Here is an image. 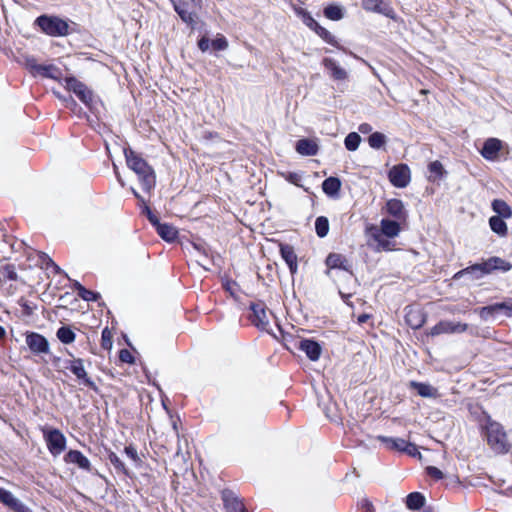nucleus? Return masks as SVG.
Masks as SVG:
<instances>
[{
	"mask_svg": "<svg viewBox=\"0 0 512 512\" xmlns=\"http://www.w3.org/2000/svg\"><path fill=\"white\" fill-rule=\"evenodd\" d=\"M13 512H32L31 508L26 506L23 502H21L18 498L12 503L9 507Z\"/></svg>",
	"mask_w": 512,
	"mask_h": 512,
	"instance_id": "nucleus-51",
	"label": "nucleus"
},
{
	"mask_svg": "<svg viewBox=\"0 0 512 512\" xmlns=\"http://www.w3.org/2000/svg\"><path fill=\"white\" fill-rule=\"evenodd\" d=\"M35 65H38L36 60L34 58H28L27 59V66L34 72V67Z\"/></svg>",
	"mask_w": 512,
	"mask_h": 512,
	"instance_id": "nucleus-64",
	"label": "nucleus"
},
{
	"mask_svg": "<svg viewBox=\"0 0 512 512\" xmlns=\"http://www.w3.org/2000/svg\"><path fill=\"white\" fill-rule=\"evenodd\" d=\"M41 258H43V260L46 261V269H49L51 267L57 274L64 273L62 269L57 264H55L54 261L51 258H49L45 253H43V256H41Z\"/></svg>",
	"mask_w": 512,
	"mask_h": 512,
	"instance_id": "nucleus-55",
	"label": "nucleus"
},
{
	"mask_svg": "<svg viewBox=\"0 0 512 512\" xmlns=\"http://www.w3.org/2000/svg\"><path fill=\"white\" fill-rule=\"evenodd\" d=\"M295 149L300 155L315 156L319 151V146L314 140L303 138L296 142Z\"/></svg>",
	"mask_w": 512,
	"mask_h": 512,
	"instance_id": "nucleus-20",
	"label": "nucleus"
},
{
	"mask_svg": "<svg viewBox=\"0 0 512 512\" xmlns=\"http://www.w3.org/2000/svg\"><path fill=\"white\" fill-rule=\"evenodd\" d=\"M498 313H503L507 317H512V298L499 303H494Z\"/></svg>",
	"mask_w": 512,
	"mask_h": 512,
	"instance_id": "nucleus-42",
	"label": "nucleus"
},
{
	"mask_svg": "<svg viewBox=\"0 0 512 512\" xmlns=\"http://www.w3.org/2000/svg\"><path fill=\"white\" fill-rule=\"evenodd\" d=\"M249 309L252 311L250 320L252 324L260 330L267 331L269 327L268 313H272L267 310V307L263 301L251 302Z\"/></svg>",
	"mask_w": 512,
	"mask_h": 512,
	"instance_id": "nucleus-10",
	"label": "nucleus"
},
{
	"mask_svg": "<svg viewBox=\"0 0 512 512\" xmlns=\"http://www.w3.org/2000/svg\"><path fill=\"white\" fill-rule=\"evenodd\" d=\"M66 87L69 91H72L80 101H82L87 107L92 109L94 102L93 91L90 90L83 82L79 81L75 77H67L65 79Z\"/></svg>",
	"mask_w": 512,
	"mask_h": 512,
	"instance_id": "nucleus-7",
	"label": "nucleus"
},
{
	"mask_svg": "<svg viewBox=\"0 0 512 512\" xmlns=\"http://www.w3.org/2000/svg\"><path fill=\"white\" fill-rule=\"evenodd\" d=\"M325 264L329 269H341L346 272H352V264L350 261L339 253H330L326 257Z\"/></svg>",
	"mask_w": 512,
	"mask_h": 512,
	"instance_id": "nucleus-17",
	"label": "nucleus"
},
{
	"mask_svg": "<svg viewBox=\"0 0 512 512\" xmlns=\"http://www.w3.org/2000/svg\"><path fill=\"white\" fill-rule=\"evenodd\" d=\"M403 452H405L406 454H408L410 456H413V457L416 456V455L421 456L420 452L418 451L417 446L415 444L411 443V442H408V441H407V446L405 447Z\"/></svg>",
	"mask_w": 512,
	"mask_h": 512,
	"instance_id": "nucleus-56",
	"label": "nucleus"
},
{
	"mask_svg": "<svg viewBox=\"0 0 512 512\" xmlns=\"http://www.w3.org/2000/svg\"><path fill=\"white\" fill-rule=\"evenodd\" d=\"M194 249H196L203 257L210 259L211 249L202 243H193Z\"/></svg>",
	"mask_w": 512,
	"mask_h": 512,
	"instance_id": "nucleus-53",
	"label": "nucleus"
},
{
	"mask_svg": "<svg viewBox=\"0 0 512 512\" xmlns=\"http://www.w3.org/2000/svg\"><path fill=\"white\" fill-rule=\"evenodd\" d=\"M360 506L366 512H373L374 510L372 502L369 501L368 499H362L360 502Z\"/></svg>",
	"mask_w": 512,
	"mask_h": 512,
	"instance_id": "nucleus-59",
	"label": "nucleus"
},
{
	"mask_svg": "<svg viewBox=\"0 0 512 512\" xmlns=\"http://www.w3.org/2000/svg\"><path fill=\"white\" fill-rule=\"evenodd\" d=\"M56 336L59 339V341L63 344H70L75 341L76 334L75 332L70 328V326H61L57 332Z\"/></svg>",
	"mask_w": 512,
	"mask_h": 512,
	"instance_id": "nucleus-35",
	"label": "nucleus"
},
{
	"mask_svg": "<svg viewBox=\"0 0 512 512\" xmlns=\"http://www.w3.org/2000/svg\"><path fill=\"white\" fill-rule=\"evenodd\" d=\"M358 129L361 133L366 134L372 131V126L368 123H362L359 125Z\"/></svg>",
	"mask_w": 512,
	"mask_h": 512,
	"instance_id": "nucleus-61",
	"label": "nucleus"
},
{
	"mask_svg": "<svg viewBox=\"0 0 512 512\" xmlns=\"http://www.w3.org/2000/svg\"><path fill=\"white\" fill-rule=\"evenodd\" d=\"M467 329L468 324L466 323H454L451 321L442 320L433 326L427 334L434 337L445 333H463Z\"/></svg>",
	"mask_w": 512,
	"mask_h": 512,
	"instance_id": "nucleus-12",
	"label": "nucleus"
},
{
	"mask_svg": "<svg viewBox=\"0 0 512 512\" xmlns=\"http://www.w3.org/2000/svg\"><path fill=\"white\" fill-rule=\"evenodd\" d=\"M21 306L23 308L24 315H26V316L33 315L35 306L34 307L31 306L28 302H24L23 304H21Z\"/></svg>",
	"mask_w": 512,
	"mask_h": 512,
	"instance_id": "nucleus-60",
	"label": "nucleus"
},
{
	"mask_svg": "<svg viewBox=\"0 0 512 512\" xmlns=\"http://www.w3.org/2000/svg\"><path fill=\"white\" fill-rule=\"evenodd\" d=\"M361 142V137L356 132L349 133L344 140V144L347 150L355 151L358 149L359 144Z\"/></svg>",
	"mask_w": 512,
	"mask_h": 512,
	"instance_id": "nucleus-40",
	"label": "nucleus"
},
{
	"mask_svg": "<svg viewBox=\"0 0 512 512\" xmlns=\"http://www.w3.org/2000/svg\"><path fill=\"white\" fill-rule=\"evenodd\" d=\"M386 209L390 216L394 217L396 220H405L406 219V211L404 209L403 202L400 199H390L386 203Z\"/></svg>",
	"mask_w": 512,
	"mask_h": 512,
	"instance_id": "nucleus-22",
	"label": "nucleus"
},
{
	"mask_svg": "<svg viewBox=\"0 0 512 512\" xmlns=\"http://www.w3.org/2000/svg\"><path fill=\"white\" fill-rule=\"evenodd\" d=\"M64 461L66 463L75 464L80 469H83L87 472H91L92 470L89 459L79 450H69L64 456Z\"/></svg>",
	"mask_w": 512,
	"mask_h": 512,
	"instance_id": "nucleus-16",
	"label": "nucleus"
},
{
	"mask_svg": "<svg viewBox=\"0 0 512 512\" xmlns=\"http://www.w3.org/2000/svg\"><path fill=\"white\" fill-rule=\"evenodd\" d=\"M315 231L318 237L323 238L329 232V221L325 216H319L315 220Z\"/></svg>",
	"mask_w": 512,
	"mask_h": 512,
	"instance_id": "nucleus-38",
	"label": "nucleus"
},
{
	"mask_svg": "<svg viewBox=\"0 0 512 512\" xmlns=\"http://www.w3.org/2000/svg\"><path fill=\"white\" fill-rule=\"evenodd\" d=\"M43 434L48 450L53 456H58L65 450L66 438L59 429H44Z\"/></svg>",
	"mask_w": 512,
	"mask_h": 512,
	"instance_id": "nucleus-8",
	"label": "nucleus"
},
{
	"mask_svg": "<svg viewBox=\"0 0 512 512\" xmlns=\"http://www.w3.org/2000/svg\"><path fill=\"white\" fill-rule=\"evenodd\" d=\"M25 342L33 355L41 356L50 354L48 339L40 333L28 331L25 334Z\"/></svg>",
	"mask_w": 512,
	"mask_h": 512,
	"instance_id": "nucleus-9",
	"label": "nucleus"
},
{
	"mask_svg": "<svg viewBox=\"0 0 512 512\" xmlns=\"http://www.w3.org/2000/svg\"><path fill=\"white\" fill-rule=\"evenodd\" d=\"M405 321L412 329L416 330L426 322V314L419 309H409L405 314Z\"/></svg>",
	"mask_w": 512,
	"mask_h": 512,
	"instance_id": "nucleus-21",
	"label": "nucleus"
},
{
	"mask_svg": "<svg viewBox=\"0 0 512 512\" xmlns=\"http://www.w3.org/2000/svg\"><path fill=\"white\" fill-rule=\"evenodd\" d=\"M285 178L287 181L295 185H299V181L301 180V176L296 172H288Z\"/></svg>",
	"mask_w": 512,
	"mask_h": 512,
	"instance_id": "nucleus-58",
	"label": "nucleus"
},
{
	"mask_svg": "<svg viewBox=\"0 0 512 512\" xmlns=\"http://www.w3.org/2000/svg\"><path fill=\"white\" fill-rule=\"evenodd\" d=\"M206 262H213V256L211 253H210V259H206L205 257L202 256V260H197V263L201 267H203L205 270H209V268L206 266Z\"/></svg>",
	"mask_w": 512,
	"mask_h": 512,
	"instance_id": "nucleus-62",
	"label": "nucleus"
},
{
	"mask_svg": "<svg viewBox=\"0 0 512 512\" xmlns=\"http://www.w3.org/2000/svg\"><path fill=\"white\" fill-rule=\"evenodd\" d=\"M377 438L381 442L386 443L388 448L392 450L403 452V450L407 446V441L402 438H392L386 436H378Z\"/></svg>",
	"mask_w": 512,
	"mask_h": 512,
	"instance_id": "nucleus-33",
	"label": "nucleus"
},
{
	"mask_svg": "<svg viewBox=\"0 0 512 512\" xmlns=\"http://www.w3.org/2000/svg\"><path fill=\"white\" fill-rule=\"evenodd\" d=\"M298 348L303 351L311 361L319 360L322 353L321 345L312 339H302L299 342Z\"/></svg>",
	"mask_w": 512,
	"mask_h": 512,
	"instance_id": "nucleus-15",
	"label": "nucleus"
},
{
	"mask_svg": "<svg viewBox=\"0 0 512 512\" xmlns=\"http://www.w3.org/2000/svg\"><path fill=\"white\" fill-rule=\"evenodd\" d=\"M34 26L51 37H63L74 32L69 23L55 15L42 14L34 21Z\"/></svg>",
	"mask_w": 512,
	"mask_h": 512,
	"instance_id": "nucleus-2",
	"label": "nucleus"
},
{
	"mask_svg": "<svg viewBox=\"0 0 512 512\" xmlns=\"http://www.w3.org/2000/svg\"><path fill=\"white\" fill-rule=\"evenodd\" d=\"M428 170L430 172V175L428 177L430 181L440 179L446 173L442 163L438 160L430 162L428 165Z\"/></svg>",
	"mask_w": 512,
	"mask_h": 512,
	"instance_id": "nucleus-37",
	"label": "nucleus"
},
{
	"mask_svg": "<svg viewBox=\"0 0 512 512\" xmlns=\"http://www.w3.org/2000/svg\"><path fill=\"white\" fill-rule=\"evenodd\" d=\"M323 66L330 72L334 80L341 81L347 78V72L340 67L337 62L332 58H324Z\"/></svg>",
	"mask_w": 512,
	"mask_h": 512,
	"instance_id": "nucleus-25",
	"label": "nucleus"
},
{
	"mask_svg": "<svg viewBox=\"0 0 512 512\" xmlns=\"http://www.w3.org/2000/svg\"><path fill=\"white\" fill-rule=\"evenodd\" d=\"M373 237L377 242V248H376L377 251L391 250V247H390L391 242L389 240L382 238L381 235H379V234H374Z\"/></svg>",
	"mask_w": 512,
	"mask_h": 512,
	"instance_id": "nucleus-47",
	"label": "nucleus"
},
{
	"mask_svg": "<svg viewBox=\"0 0 512 512\" xmlns=\"http://www.w3.org/2000/svg\"><path fill=\"white\" fill-rule=\"evenodd\" d=\"M124 156L127 166L137 174L142 189L150 192L156 185L155 171L147 161L131 148L124 149Z\"/></svg>",
	"mask_w": 512,
	"mask_h": 512,
	"instance_id": "nucleus-1",
	"label": "nucleus"
},
{
	"mask_svg": "<svg viewBox=\"0 0 512 512\" xmlns=\"http://www.w3.org/2000/svg\"><path fill=\"white\" fill-rule=\"evenodd\" d=\"M387 142L386 136L381 132H373L368 138L369 146L373 149H380L384 147Z\"/></svg>",
	"mask_w": 512,
	"mask_h": 512,
	"instance_id": "nucleus-39",
	"label": "nucleus"
},
{
	"mask_svg": "<svg viewBox=\"0 0 512 512\" xmlns=\"http://www.w3.org/2000/svg\"><path fill=\"white\" fill-rule=\"evenodd\" d=\"M425 505V497L420 492H412L406 497V506L408 509L417 511Z\"/></svg>",
	"mask_w": 512,
	"mask_h": 512,
	"instance_id": "nucleus-30",
	"label": "nucleus"
},
{
	"mask_svg": "<svg viewBox=\"0 0 512 512\" xmlns=\"http://www.w3.org/2000/svg\"><path fill=\"white\" fill-rule=\"evenodd\" d=\"M108 460L113 465L117 473H122L130 478L132 477V473L130 472V470L126 467L124 462L119 458V456L115 452L110 451L108 453Z\"/></svg>",
	"mask_w": 512,
	"mask_h": 512,
	"instance_id": "nucleus-31",
	"label": "nucleus"
},
{
	"mask_svg": "<svg viewBox=\"0 0 512 512\" xmlns=\"http://www.w3.org/2000/svg\"><path fill=\"white\" fill-rule=\"evenodd\" d=\"M113 167H114V172H115L116 178H117L118 182L120 183V185L123 187L125 185V183H124L121 175L118 172V168L115 164L113 165Z\"/></svg>",
	"mask_w": 512,
	"mask_h": 512,
	"instance_id": "nucleus-63",
	"label": "nucleus"
},
{
	"mask_svg": "<svg viewBox=\"0 0 512 512\" xmlns=\"http://www.w3.org/2000/svg\"><path fill=\"white\" fill-rule=\"evenodd\" d=\"M410 387L415 389L421 397L435 399L439 396L438 389L427 383L411 381Z\"/></svg>",
	"mask_w": 512,
	"mask_h": 512,
	"instance_id": "nucleus-26",
	"label": "nucleus"
},
{
	"mask_svg": "<svg viewBox=\"0 0 512 512\" xmlns=\"http://www.w3.org/2000/svg\"><path fill=\"white\" fill-rule=\"evenodd\" d=\"M475 312L478 313L479 317L484 321H487L489 318L494 317L495 315L498 314L495 308V304L477 308L475 309Z\"/></svg>",
	"mask_w": 512,
	"mask_h": 512,
	"instance_id": "nucleus-41",
	"label": "nucleus"
},
{
	"mask_svg": "<svg viewBox=\"0 0 512 512\" xmlns=\"http://www.w3.org/2000/svg\"><path fill=\"white\" fill-rule=\"evenodd\" d=\"M214 50L222 51L228 47V42L224 36L218 37L211 41Z\"/></svg>",
	"mask_w": 512,
	"mask_h": 512,
	"instance_id": "nucleus-50",
	"label": "nucleus"
},
{
	"mask_svg": "<svg viewBox=\"0 0 512 512\" xmlns=\"http://www.w3.org/2000/svg\"><path fill=\"white\" fill-rule=\"evenodd\" d=\"M502 148L501 140L497 138H488L480 150V154L486 160L494 161L498 158V154Z\"/></svg>",
	"mask_w": 512,
	"mask_h": 512,
	"instance_id": "nucleus-14",
	"label": "nucleus"
},
{
	"mask_svg": "<svg viewBox=\"0 0 512 512\" xmlns=\"http://www.w3.org/2000/svg\"><path fill=\"white\" fill-rule=\"evenodd\" d=\"M143 213L146 214L149 222L151 223V225L157 230L158 227H160L163 223L160 222L158 216H156L152 211L151 209L149 208V206L147 205H144L143 207Z\"/></svg>",
	"mask_w": 512,
	"mask_h": 512,
	"instance_id": "nucleus-45",
	"label": "nucleus"
},
{
	"mask_svg": "<svg viewBox=\"0 0 512 512\" xmlns=\"http://www.w3.org/2000/svg\"><path fill=\"white\" fill-rule=\"evenodd\" d=\"M362 6L367 11L377 12L387 17L394 18V11L388 5H384L382 0H362Z\"/></svg>",
	"mask_w": 512,
	"mask_h": 512,
	"instance_id": "nucleus-19",
	"label": "nucleus"
},
{
	"mask_svg": "<svg viewBox=\"0 0 512 512\" xmlns=\"http://www.w3.org/2000/svg\"><path fill=\"white\" fill-rule=\"evenodd\" d=\"M388 178L391 184L397 188H405L411 180V173L408 165L397 164L388 172Z\"/></svg>",
	"mask_w": 512,
	"mask_h": 512,
	"instance_id": "nucleus-11",
	"label": "nucleus"
},
{
	"mask_svg": "<svg viewBox=\"0 0 512 512\" xmlns=\"http://www.w3.org/2000/svg\"><path fill=\"white\" fill-rule=\"evenodd\" d=\"M156 231L163 240L169 243L174 242L178 238V230L168 223H163Z\"/></svg>",
	"mask_w": 512,
	"mask_h": 512,
	"instance_id": "nucleus-29",
	"label": "nucleus"
},
{
	"mask_svg": "<svg viewBox=\"0 0 512 512\" xmlns=\"http://www.w3.org/2000/svg\"><path fill=\"white\" fill-rule=\"evenodd\" d=\"M119 359L124 362V363H128V364H132L134 363V357L133 355L131 354V352L127 349H121L120 352H119Z\"/></svg>",
	"mask_w": 512,
	"mask_h": 512,
	"instance_id": "nucleus-54",
	"label": "nucleus"
},
{
	"mask_svg": "<svg viewBox=\"0 0 512 512\" xmlns=\"http://www.w3.org/2000/svg\"><path fill=\"white\" fill-rule=\"evenodd\" d=\"M78 296L88 302H90V301L95 302L98 299H100V297H101L98 292H94L92 290L86 289L85 287L81 288L80 292L78 293Z\"/></svg>",
	"mask_w": 512,
	"mask_h": 512,
	"instance_id": "nucleus-43",
	"label": "nucleus"
},
{
	"mask_svg": "<svg viewBox=\"0 0 512 512\" xmlns=\"http://www.w3.org/2000/svg\"><path fill=\"white\" fill-rule=\"evenodd\" d=\"M296 12L297 15L302 18L303 23L314 31L323 41L343 50V47L339 45L336 38L326 28L322 27L308 11L300 8L296 10Z\"/></svg>",
	"mask_w": 512,
	"mask_h": 512,
	"instance_id": "nucleus-5",
	"label": "nucleus"
},
{
	"mask_svg": "<svg viewBox=\"0 0 512 512\" xmlns=\"http://www.w3.org/2000/svg\"><path fill=\"white\" fill-rule=\"evenodd\" d=\"M380 230L387 238H394L399 235L401 228L398 220L383 218L380 222Z\"/></svg>",
	"mask_w": 512,
	"mask_h": 512,
	"instance_id": "nucleus-24",
	"label": "nucleus"
},
{
	"mask_svg": "<svg viewBox=\"0 0 512 512\" xmlns=\"http://www.w3.org/2000/svg\"><path fill=\"white\" fill-rule=\"evenodd\" d=\"M16 497L9 491L0 487V502L6 507H10L15 501Z\"/></svg>",
	"mask_w": 512,
	"mask_h": 512,
	"instance_id": "nucleus-44",
	"label": "nucleus"
},
{
	"mask_svg": "<svg viewBox=\"0 0 512 512\" xmlns=\"http://www.w3.org/2000/svg\"><path fill=\"white\" fill-rule=\"evenodd\" d=\"M341 185V180L338 177L331 176L322 182V190L330 197H338Z\"/></svg>",
	"mask_w": 512,
	"mask_h": 512,
	"instance_id": "nucleus-27",
	"label": "nucleus"
},
{
	"mask_svg": "<svg viewBox=\"0 0 512 512\" xmlns=\"http://www.w3.org/2000/svg\"><path fill=\"white\" fill-rule=\"evenodd\" d=\"M504 219L505 218L499 216H492L489 219L491 230L499 236H505L507 234V225Z\"/></svg>",
	"mask_w": 512,
	"mask_h": 512,
	"instance_id": "nucleus-34",
	"label": "nucleus"
},
{
	"mask_svg": "<svg viewBox=\"0 0 512 512\" xmlns=\"http://www.w3.org/2000/svg\"><path fill=\"white\" fill-rule=\"evenodd\" d=\"M492 209L497 214L496 216L503 218H510L512 216L510 206L502 199H494L492 202Z\"/></svg>",
	"mask_w": 512,
	"mask_h": 512,
	"instance_id": "nucleus-32",
	"label": "nucleus"
},
{
	"mask_svg": "<svg viewBox=\"0 0 512 512\" xmlns=\"http://www.w3.org/2000/svg\"><path fill=\"white\" fill-rule=\"evenodd\" d=\"M34 67V72L43 76V77H46V78H51V79H58L60 78V76L62 75V72L61 70L53 65V64H49V65H35L33 66Z\"/></svg>",
	"mask_w": 512,
	"mask_h": 512,
	"instance_id": "nucleus-28",
	"label": "nucleus"
},
{
	"mask_svg": "<svg viewBox=\"0 0 512 512\" xmlns=\"http://www.w3.org/2000/svg\"><path fill=\"white\" fill-rule=\"evenodd\" d=\"M426 473L435 480H441L444 478L443 472L435 466L426 467Z\"/></svg>",
	"mask_w": 512,
	"mask_h": 512,
	"instance_id": "nucleus-52",
	"label": "nucleus"
},
{
	"mask_svg": "<svg viewBox=\"0 0 512 512\" xmlns=\"http://www.w3.org/2000/svg\"><path fill=\"white\" fill-rule=\"evenodd\" d=\"M4 276L11 281H16L18 279L17 272L15 270L14 265L12 264H6L2 268Z\"/></svg>",
	"mask_w": 512,
	"mask_h": 512,
	"instance_id": "nucleus-49",
	"label": "nucleus"
},
{
	"mask_svg": "<svg viewBox=\"0 0 512 512\" xmlns=\"http://www.w3.org/2000/svg\"><path fill=\"white\" fill-rule=\"evenodd\" d=\"M512 269V264L498 256H493L481 263H475L464 268L467 275L471 276L472 280H478L485 275L494 271L508 272Z\"/></svg>",
	"mask_w": 512,
	"mask_h": 512,
	"instance_id": "nucleus-3",
	"label": "nucleus"
},
{
	"mask_svg": "<svg viewBox=\"0 0 512 512\" xmlns=\"http://www.w3.org/2000/svg\"><path fill=\"white\" fill-rule=\"evenodd\" d=\"M175 12L179 15L181 20L188 25L193 26L195 23V14L187 11V3L184 0H170Z\"/></svg>",
	"mask_w": 512,
	"mask_h": 512,
	"instance_id": "nucleus-23",
	"label": "nucleus"
},
{
	"mask_svg": "<svg viewBox=\"0 0 512 512\" xmlns=\"http://www.w3.org/2000/svg\"><path fill=\"white\" fill-rule=\"evenodd\" d=\"M101 346L103 349L109 350L112 347V333L108 328L103 329L101 334Z\"/></svg>",
	"mask_w": 512,
	"mask_h": 512,
	"instance_id": "nucleus-46",
	"label": "nucleus"
},
{
	"mask_svg": "<svg viewBox=\"0 0 512 512\" xmlns=\"http://www.w3.org/2000/svg\"><path fill=\"white\" fill-rule=\"evenodd\" d=\"M211 45V41L208 37L203 36L198 40V48L202 52H206L209 49V46Z\"/></svg>",
	"mask_w": 512,
	"mask_h": 512,
	"instance_id": "nucleus-57",
	"label": "nucleus"
},
{
	"mask_svg": "<svg viewBox=\"0 0 512 512\" xmlns=\"http://www.w3.org/2000/svg\"><path fill=\"white\" fill-rule=\"evenodd\" d=\"M324 16L333 21H339L344 17L343 8L338 5L330 4L323 10Z\"/></svg>",
	"mask_w": 512,
	"mask_h": 512,
	"instance_id": "nucleus-36",
	"label": "nucleus"
},
{
	"mask_svg": "<svg viewBox=\"0 0 512 512\" xmlns=\"http://www.w3.org/2000/svg\"><path fill=\"white\" fill-rule=\"evenodd\" d=\"M125 454L135 462L136 465H141L142 460L138 456L137 450L133 445H128L124 448Z\"/></svg>",
	"mask_w": 512,
	"mask_h": 512,
	"instance_id": "nucleus-48",
	"label": "nucleus"
},
{
	"mask_svg": "<svg viewBox=\"0 0 512 512\" xmlns=\"http://www.w3.org/2000/svg\"><path fill=\"white\" fill-rule=\"evenodd\" d=\"M485 436L489 447L497 454H506L511 448L503 426L493 420H488L485 426Z\"/></svg>",
	"mask_w": 512,
	"mask_h": 512,
	"instance_id": "nucleus-4",
	"label": "nucleus"
},
{
	"mask_svg": "<svg viewBox=\"0 0 512 512\" xmlns=\"http://www.w3.org/2000/svg\"><path fill=\"white\" fill-rule=\"evenodd\" d=\"M221 499L227 512H247L241 499L232 490L224 489Z\"/></svg>",
	"mask_w": 512,
	"mask_h": 512,
	"instance_id": "nucleus-13",
	"label": "nucleus"
},
{
	"mask_svg": "<svg viewBox=\"0 0 512 512\" xmlns=\"http://www.w3.org/2000/svg\"><path fill=\"white\" fill-rule=\"evenodd\" d=\"M68 354L72 357V359L64 360L63 367L65 369H69L78 380H81L82 383L95 392H99L98 386L95 382L88 376L85 367L84 360L81 358L73 357V354L68 352Z\"/></svg>",
	"mask_w": 512,
	"mask_h": 512,
	"instance_id": "nucleus-6",
	"label": "nucleus"
},
{
	"mask_svg": "<svg viewBox=\"0 0 512 512\" xmlns=\"http://www.w3.org/2000/svg\"><path fill=\"white\" fill-rule=\"evenodd\" d=\"M280 254L283 260L289 267L290 273L294 275L297 272L298 264H297V255L295 253L294 247L289 244L280 243Z\"/></svg>",
	"mask_w": 512,
	"mask_h": 512,
	"instance_id": "nucleus-18",
	"label": "nucleus"
}]
</instances>
